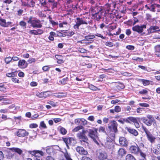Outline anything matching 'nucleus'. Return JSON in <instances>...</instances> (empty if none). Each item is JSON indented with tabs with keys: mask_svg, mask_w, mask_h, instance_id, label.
Returning <instances> with one entry per match:
<instances>
[{
	"mask_svg": "<svg viewBox=\"0 0 160 160\" xmlns=\"http://www.w3.org/2000/svg\"><path fill=\"white\" fill-rule=\"evenodd\" d=\"M27 22L30 24L31 26L34 28H40L42 27L40 21L32 16H31L28 18Z\"/></svg>",
	"mask_w": 160,
	"mask_h": 160,
	"instance_id": "1",
	"label": "nucleus"
},
{
	"mask_svg": "<svg viewBox=\"0 0 160 160\" xmlns=\"http://www.w3.org/2000/svg\"><path fill=\"white\" fill-rule=\"evenodd\" d=\"M98 128H94V129H89L88 132V136L93 139V141L98 145L99 144L97 140L98 137L97 136Z\"/></svg>",
	"mask_w": 160,
	"mask_h": 160,
	"instance_id": "2",
	"label": "nucleus"
},
{
	"mask_svg": "<svg viewBox=\"0 0 160 160\" xmlns=\"http://www.w3.org/2000/svg\"><path fill=\"white\" fill-rule=\"evenodd\" d=\"M147 118L145 117H142L141 118V120L148 126H151L152 122L155 121V119L152 115L148 114L147 116Z\"/></svg>",
	"mask_w": 160,
	"mask_h": 160,
	"instance_id": "3",
	"label": "nucleus"
},
{
	"mask_svg": "<svg viewBox=\"0 0 160 160\" xmlns=\"http://www.w3.org/2000/svg\"><path fill=\"white\" fill-rule=\"evenodd\" d=\"M142 128L146 134L148 140L152 143H154L155 142L156 138L151 134L146 127L143 126Z\"/></svg>",
	"mask_w": 160,
	"mask_h": 160,
	"instance_id": "4",
	"label": "nucleus"
},
{
	"mask_svg": "<svg viewBox=\"0 0 160 160\" xmlns=\"http://www.w3.org/2000/svg\"><path fill=\"white\" fill-rule=\"evenodd\" d=\"M76 24L74 26L73 28L75 29H78L79 26L82 24H88L87 22L83 20L82 18H77L75 21Z\"/></svg>",
	"mask_w": 160,
	"mask_h": 160,
	"instance_id": "5",
	"label": "nucleus"
},
{
	"mask_svg": "<svg viewBox=\"0 0 160 160\" xmlns=\"http://www.w3.org/2000/svg\"><path fill=\"white\" fill-rule=\"evenodd\" d=\"M90 10L91 12H93V13L92 14V16L93 17L94 19L97 21H99L101 18L102 12L99 11L94 13V10L92 8H91Z\"/></svg>",
	"mask_w": 160,
	"mask_h": 160,
	"instance_id": "6",
	"label": "nucleus"
},
{
	"mask_svg": "<svg viewBox=\"0 0 160 160\" xmlns=\"http://www.w3.org/2000/svg\"><path fill=\"white\" fill-rule=\"evenodd\" d=\"M98 158L100 160H104L108 158L107 153L105 151H99L97 154Z\"/></svg>",
	"mask_w": 160,
	"mask_h": 160,
	"instance_id": "7",
	"label": "nucleus"
},
{
	"mask_svg": "<svg viewBox=\"0 0 160 160\" xmlns=\"http://www.w3.org/2000/svg\"><path fill=\"white\" fill-rule=\"evenodd\" d=\"M86 132V130H83L82 132H79L77 134V137L80 140H88V139L85 135Z\"/></svg>",
	"mask_w": 160,
	"mask_h": 160,
	"instance_id": "8",
	"label": "nucleus"
},
{
	"mask_svg": "<svg viewBox=\"0 0 160 160\" xmlns=\"http://www.w3.org/2000/svg\"><path fill=\"white\" fill-rule=\"evenodd\" d=\"M129 150L131 153L137 155L139 154L140 152V149L137 145L131 146L129 148Z\"/></svg>",
	"mask_w": 160,
	"mask_h": 160,
	"instance_id": "9",
	"label": "nucleus"
},
{
	"mask_svg": "<svg viewBox=\"0 0 160 160\" xmlns=\"http://www.w3.org/2000/svg\"><path fill=\"white\" fill-rule=\"evenodd\" d=\"M15 134L18 137H23L28 136V133L24 129H20L15 132Z\"/></svg>",
	"mask_w": 160,
	"mask_h": 160,
	"instance_id": "10",
	"label": "nucleus"
},
{
	"mask_svg": "<svg viewBox=\"0 0 160 160\" xmlns=\"http://www.w3.org/2000/svg\"><path fill=\"white\" fill-rule=\"evenodd\" d=\"M146 25H143L140 26L138 25H136L132 28V30L138 33H140L143 31V29L146 28Z\"/></svg>",
	"mask_w": 160,
	"mask_h": 160,
	"instance_id": "11",
	"label": "nucleus"
},
{
	"mask_svg": "<svg viewBox=\"0 0 160 160\" xmlns=\"http://www.w3.org/2000/svg\"><path fill=\"white\" fill-rule=\"evenodd\" d=\"M63 141L66 143L67 147L68 149H69L68 144H71L73 142V143L76 142V141L72 138H63Z\"/></svg>",
	"mask_w": 160,
	"mask_h": 160,
	"instance_id": "12",
	"label": "nucleus"
},
{
	"mask_svg": "<svg viewBox=\"0 0 160 160\" xmlns=\"http://www.w3.org/2000/svg\"><path fill=\"white\" fill-rule=\"evenodd\" d=\"M111 125L108 127L112 129L113 131L116 132L117 131V127L118 124L116 121L114 120L112 121L111 122Z\"/></svg>",
	"mask_w": 160,
	"mask_h": 160,
	"instance_id": "13",
	"label": "nucleus"
},
{
	"mask_svg": "<svg viewBox=\"0 0 160 160\" xmlns=\"http://www.w3.org/2000/svg\"><path fill=\"white\" fill-rule=\"evenodd\" d=\"M76 150L80 154L86 155L88 154V152L85 150L82 147H77L76 148Z\"/></svg>",
	"mask_w": 160,
	"mask_h": 160,
	"instance_id": "14",
	"label": "nucleus"
},
{
	"mask_svg": "<svg viewBox=\"0 0 160 160\" xmlns=\"http://www.w3.org/2000/svg\"><path fill=\"white\" fill-rule=\"evenodd\" d=\"M28 152L31 154L32 155L37 156H38V154H39L41 156H43L44 155V153L41 151L34 150L32 151H28Z\"/></svg>",
	"mask_w": 160,
	"mask_h": 160,
	"instance_id": "15",
	"label": "nucleus"
},
{
	"mask_svg": "<svg viewBox=\"0 0 160 160\" xmlns=\"http://www.w3.org/2000/svg\"><path fill=\"white\" fill-rule=\"evenodd\" d=\"M27 63L24 60H19L18 62V66L21 68H26L27 66Z\"/></svg>",
	"mask_w": 160,
	"mask_h": 160,
	"instance_id": "16",
	"label": "nucleus"
},
{
	"mask_svg": "<svg viewBox=\"0 0 160 160\" xmlns=\"http://www.w3.org/2000/svg\"><path fill=\"white\" fill-rule=\"evenodd\" d=\"M126 129L130 133L132 134L135 136H137L138 134V132L136 130L129 127H126Z\"/></svg>",
	"mask_w": 160,
	"mask_h": 160,
	"instance_id": "17",
	"label": "nucleus"
},
{
	"mask_svg": "<svg viewBox=\"0 0 160 160\" xmlns=\"http://www.w3.org/2000/svg\"><path fill=\"white\" fill-rule=\"evenodd\" d=\"M120 144L123 146H126L128 144V142L126 138L123 137H121L119 139Z\"/></svg>",
	"mask_w": 160,
	"mask_h": 160,
	"instance_id": "18",
	"label": "nucleus"
},
{
	"mask_svg": "<svg viewBox=\"0 0 160 160\" xmlns=\"http://www.w3.org/2000/svg\"><path fill=\"white\" fill-rule=\"evenodd\" d=\"M55 57L57 60V63L58 64H62L64 62L63 60V57L60 55H57L55 56Z\"/></svg>",
	"mask_w": 160,
	"mask_h": 160,
	"instance_id": "19",
	"label": "nucleus"
},
{
	"mask_svg": "<svg viewBox=\"0 0 160 160\" xmlns=\"http://www.w3.org/2000/svg\"><path fill=\"white\" fill-rule=\"evenodd\" d=\"M137 119V118H135L132 117H129L126 118V122L128 123H130L131 122H136V120Z\"/></svg>",
	"mask_w": 160,
	"mask_h": 160,
	"instance_id": "20",
	"label": "nucleus"
},
{
	"mask_svg": "<svg viewBox=\"0 0 160 160\" xmlns=\"http://www.w3.org/2000/svg\"><path fill=\"white\" fill-rule=\"evenodd\" d=\"M12 152H14L17 153L19 155H21L22 152V151L20 149L18 148H9Z\"/></svg>",
	"mask_w": 160,
	"mask_h": 160,
	"instance_id": "21",
	"label": "nucleus"
},
{
	"mask_svg": "<svg viewBox=\"0 0 160 160\" xmlns=\"http://www.w3.org/2000/svg\"><path fill=\"white\" fill-rule=\"evenodd\" d=\"M121 111V107L118 106H116L114 109H110L109 110L110 113H114L115 112H119Z\"/></svg>",
	"mask_w": 160,
	"mask_h": 160,
	"instance_id": "22",
	"label": "nucleus"
},
{
	"mask_svg": "<svg viewBox=\"0 0 160 160\" xmlns=\"http://www.w3.org/2000/svg\"><path fill=\"white\" fill-rule=\"evenodd\" d=\"M112 142L109 139L107 140L106 142L102 144V145L106 148H110L111 147V146L112 145Z\"/></svg>",
	"mask_w": 160,
	"mask_h": 160,
	"instance_id": "23",
	"label": "nucleus"
},
{
	"mask_svg": "<svg viewBox=\"0 0 160 160\" xmlns=\"http://www.w3.org/2000/svg\"><path fill=\"white\" fill-rule=\"evenodd\" d=\"M158 29V27L157 26H151L148 29V32L152 33L157 31V30Z\"/></svg>",
	"mask_w": 160,
	"mask_h": 160,
	"instance_id": "24",
	"label": "nucleus"
},
{
	"mask_svg": "<svg viewBox=\"0 0 160 160\" xmlns=\"http://www.w3.org/2000/svg\"><path fill=\"white\" fill-rule=\"evenodd\" d=\"M106 128L104 126H100L98 129V130L99 133L105 134L107 135V133L106 131Z\"/></svg>",
	"mask_w": 160,
	"mask_h": 160,
	"instance_id": "25",
	"label": "nucleus"
},
{
	"mask_svg": "<svg viewBox=\"0 0 160 160\" xmlns=\"http://www.w3.org/2000/svg\"><path fill=\"white\" fill-rule=\"evenodd\" d=\"M126 153V151L123 148L119 149L118 152V155L121 157L124 156Z\"/></svg>",
	"mask_w": 160,
	"mask_h": 160,
	"instance_id": "26",
	"label": "nucleus"
},
{
	"mask_svg": "<svg viewBox=\"0 0 160 160\" xmlns=\"http://www.w3.org/2000/svg\"><path fill=\"white\" fill-rule=\"evenodd\" d=\"M126 160H136L132 154H129L126 157Z\"/></svg>",
	"mask_w": 160,
	"mask_h": 160,
	"instance_id": "27",
	"label": "nucleus"
},
{
	"mask_svg": "<svg viewBox=\"0 0 160 160\" xmlns=\"http://www.w3.org/2000/svg\"><path fill=\"white\" fill-rule=\"evenodd\" d=\"M0 21L1 23H0V25L3 27H6L8 26L6 22V20L4 19L0 18Z\"/></svg>",
	"mask_w": 160,
	"mask_h": 160,
	"instance_id": "28",
	"label": "nucleus"
},
{
	"mask_svg": "<svg viewBox=\"0 0 160 160\" xmlns=\"http://www.w3.org/2000/svg\"><path fill=\"white\" fill-rule=\"evenodd\" d=\"M64 156L67 160H72L71 158L70 155L68 153L67 150L66 149V152L64 153Z\"/></svg>",
	"mask_w": 160,
	"mask_h": 160,
	"instance_id": "29",
	"label": "nucleus"
},
{
	"mask_svg": "<svg viewBox=\"0 0 160 160\" xmlns=\"http://www.w3.org/2000/svg\"><path fill=\"white\" fill-rule=\"evenodd\" d=\"M68 77H66L65 78L62 79V80L59 81L62 84V85H65L67 83V81L68 80Z\"/></svg>",
	"mask_w": 160,
	"mask_h": 160,
	"instance_id": "30",
	"label": "nucleus"
},
{
	"mask_svg": "<svg viewBox=\"0 0 160 160\" xmlns=\"http://www.w3.org/2000/svg\"><path fill=\"white\" fill-rule=\"evenodd\" d=\"M95 37L94 35H90L86 36L85 38L86 41H89L90 39H91L95 38Z\"/></svg>",
	"mask_w": 160,
	"mask_h": 160,
	"instance_id": "31",
	"label": "nucleus"
},
{
	"mask_svg": "<svg viewBox=\"0 0 160 160\" xmlns=\"http://www.w3.org/2000/svg\"><path fill=\"white\" fill-rule=\"evenodd\" d=\"M81 144L82 145L84 146L85 147H88L89 146V143L88 142V140H80Z\"/></svg>",
	"mask_w": 160,
	"mask_h": 160,
	"instance_id": "32",
	"label": "nucleus"
},
{
	"mask_svg": "<svg viewBox=\"0 0 160 160\" xmlns=\"http://www.w3.org/2000/svg\"><path fill=\"white\" fill-rule=\"evenodd\" d=\"M141 118H137L136 122H134V124L136 128H138L139 127V125L138 122H140L141 120Z\"/></svg>",
	"mask_w": 160,
	"mask_h": 160,
	"instance_id": "33",
	"label": "nucleus"
},
{
	"mask_svg": "<svg viewBox=\"0 0 160 160\" xmlns=\"http://www.w3.org/2000/svg\"><path fill=\"white\" fill-rule=\"evenodd\" d=\"M141 81L142 82L143 85L144 86H146L149 85L150 84V81L148 80L142 79H141Z\"/></svg>",
	"mask_w": 160,
	"mask_h": 160,
	"instance_id": "34",
	"label": "nucleus"
},
{
	"mask_svg": "<svg viewBox=\"0 0 160 160\" xmlns=\"http://www.w3.org/2000/svg\"><path fill=\"white\" fill-rule=\"evenodd\" d=\"M19 25L22 27L23 28H26L27 25L26 23L23 21H21L19 22Z\"/></svg>",
	"mask_w": 160,
	"mask_h": 160,
	"instance_id": "35",
	"label": "nucleus"
},
{
	"mask_svg": "<svg viewBox=\"0 0 160 160\" xmlns=\"http://www.w3.org/2000/svg\"><path fill=\"white\" fill-rule=\"evenodd\" d=\"M12 61V58L10 57H8L6 58L5 59V61L7 64H9Z\"/></svg>",
	"mask_w": 160,
	"mask_h": 160,
	"instance_id": "36",
	"label": "nucleus"
},
{
	"mask_svg": "<svg viewBox=\"0 0 160 160\" xmlns=\"http://www.w3.org/2000/svg\"><path fill=\"white\" fill-rule=\"evenodd\" d=\"M60 131V133L63 135L66 134L67 132V130L63 128H61Z\"/></svg>",
	"mask_w": 160,
	"mask_h": 160,
	"instance_id": "37",
	"label": "nucleus"
},
{
	"mask_svg": "<svg viewBox=\"0 0 160 160\" xmlns=\"http://www.w3.org/2000/svg\"><path fill=\"white\" fill-rule=\"evenodd\" d=\"M82 126H78L73 129L72 131L73 132H77L79 130L82 129Z\"/></svg>",
	"mask_w": 160,
	"mask_h": 160,
	"instance_id": "38",
	"label": "nucleus"
},
{
	"mask_svg": "<svg viewBox=\"0 0 160 160\" xmlns=\"http://www.w3.org/2000/svg\"><path fill=\"white\" fill-rule=\"evenodd\" d=\"M154 48L156 52H160V45H158L155 46Z\"/></svg>",
	"mask_w": 160,
	"mask_h": 160,
	"instance_id": "39",
	"label": "nucleus"
},
{
	"mask_svg": "<svg viewBox=\"0 0 160 160\" xmlns=\"http://www.w3.org/2000/svg\"><path fill=\"white\" fill-rule=\"evenodd\" d=\"M78 50L79 52L82 53H85L87 52V50L86 49L80 48H78Z\"/></svg>",
	"mask_w": 160,
	"mask_h": 160,
	"instance_id": "40",
	"label": "nucleus"
},
{
	"mask_svg": "<svg viewBox=\"0 0 160 160\" xmlns=\"http://www.w3.org/2000/svg\"><path fill=\"white\" fill-rule=\"evenodd\" d=\"M89 88L92 90H96L98 89L97 88L92 84L89 85Z\"/></svg>",
	"mask_w": 160,
	"mask_h": 160,
	"instance_id": "41",
	"label": "nucleus"
},
{
	"mask_svg": "<svg viewBox=\"0 0 160 160\" xmlns=\"http://www.w3.org/2000/svg\"><path fill=\"white\" fill-rule=\"evenodd\" d=\"M36 95L39 98H43V95L42 92H41V93L39 92H37L36 93Z\"/></svg>",
	"mask_w": 160,
	"mask_h": 160,
	"instance_id": "42",
	"label": "nucleus"
},
{
	"mask_svg": "<svg viewBox=\"0 0 160 160\" xmlns=\"http://www.w3.org/2000/svg\"><path fill=\"white\" fill-rule=\"evenodd\" d=\"M47 103L50 104L53 107H55L56 106V103L52 101H49Z\"/></svg>",
	"mask_w": 160,
	"mask_h": 160,
	"instance_id": "43",
	"label": "nucleus"
},
{
	"mask_svg": "<svg viewBox=\"0 0 160 160\" xmlns=\"http://www.w3.org/2000/svg\"><path fill=\"white\" fill-rule=\"evenodd\" d=\"M139 105L144 107H148L149 106V105L148 104L145 103H140Z\"/></svg>",
	"mask_w": 160,
	"mask_h": 160,
	"instance_id": "44",
	"label": "nucleus"
},
{
	"mask_svg": "<svg viewBox=\"0 0 160 160\" xmlns=\"http://www.w3.org/2000/svg\"><path fill=\"white\" fill-rule=\"evenodd\" d=\"M155 6L153 5L152 4L151 5L150 7V9L149 10L151 11H152L153 12H155Z\"/></svg>",
	"mask_w": 160,
	"mask_h": 160,
	"instance_id": "45",
	"label": "nucleus"
},
{
	"mask_svg": "<svg viewBox=\"0 0 160 160\" xmlns=\"http://www.w3.org/2000/svg\"><path fill=\"white\" fill-rule=\"evenodd\" d=\"M6 76L9 77H13L15 76V74L13 73H8L6 74Z\"/></svg>",
	"mask_w": 160,
	"mask_h": 160,
	"instance_id": "46",
	"label": "nucleus"
},
{
	"mask_svg": "<svg viewBox=\"0 0 160 160\" xmlns=\"http://www.w3.org/2000/svg\"><path fill=\"white\" fill-rule=\"evenodd\" d=\"M106 46L110 47H112L113 46V43L110 42H107L105 44Z\"/></svg>",
	"mask_w": 160,
	"mask_h": 160,
	"instance_id": "47",
	"label": "nucleus"
},
{
	"mask_svg": "<svg viewBox=\"0 0 160 160\" xmlns=\"http://www.w3.org/2000/svg\"><path fill=\"white\" fill-rule=\"evenodd\" d=\"M126 48L130 50H133L134 49V47L132 45H128L126 46Z\"/></svg>",
	"mask_w": 160,
	"mask_h": 160,
	"instance_id": "48",
	"label": "nucleus"
},
{
	"mask_svg": "<svg viewBox=\"0 0 160 160\" xmlns=\"http://www.w3.org/2000/svg\"><path fill=\"white\" fill-rule=\"evenodd\" d=\"M36 34H42L43 33V31L42 29H38L36 30Z\"/></svg>",
	"mask_w": 160,
	"mask_h": 160,
	"instance_id": "49",
	"label": "nucleus"
},
{
	"mask_svg": "<svg viewBox=\"0 0 160 160\" xmlns=\"http://www.w3.org/2000/svg\"><path fill=\"white\" fill-rule=\"evenodd\" d=\"M47 152L49 154H51L52 152V149L51 148H48L46 149Z\"/></svg>",
	"mask_w": 160,
	"mask_h": 160,
	"instance_id": "50",
	"label": "nucleus"
},
{
	"mask_svg": "<svg viewBox=\"0 0 160 160\" xmlns=\"http://www.w3.org/2000/svg\"><path fill=\"white\" fill-rule=\"evenodd\" d=\"M38 125L36 123H32L30 124L29 127L31 128H35L38 127Z\"/></svg>",
	"mask_w": 160,
	"mask_h": 160,
	"instance_id": "51",
	"label": "nucleus"
},
{
	"mask_svg": "<svg viewBox=\"0 0 160 160\" xmlns=\"http://www.w3.org/2000/svg\"><path fill=\"white\" fill-rule=\"evenodd\" d=\"M4 102H3V103L5 104H11L12 103V102L9 99H7L6 98V100L3 101Z\"/></svg>",
	"mask_w": 160,
	"mask_h": 160,
	"instance_id": "52",
	"label": "nucleus"
},
{
	"mask_svg": "<svg viewBox=\"0 0 160 160\" xmlns=\"http://www.w3.org/2000/svg\"><path fill=\"white\" fill-rule=\"evenodd\" d=\"M125 120H126V118H122L118 120V121L121 124H124V122H126V121H125Z\"/></svg>",
	"mask_w": 160,
	"mask_h": 160,
	"instance_id": "53",
	"label": "nucleus"
},
{
	"mask_svg": "<svg viewBox=\"0 0 160 160\" xmlns=\"http://www.w3.org/2000/svg\"><path fill=\"white\" fill-rule=\"evenodd\" d=\"M40 126L41 127L44 128H47L46 126L43 121H42L40 122Z\"/></svg>",
	"mask_w": 160,
	"mask_h": 160,
	"instance_id": "54",
	"label": "nucleus"
},
{
	"mask_svg": "<svg viewBox=\"0 0 160 160\" xmlns=\"http://www.w3.org/2000/svg\"><path fill=\"white\" fill-rule=\"evenodd\" d=\"M75 123L77 125L79 124V123L81 122V119H75L74 121Z\"/></svg>",
	"mask_w": 160,
	"mask_h": 160,
	"instance_id": "55",
	"label": "nucleus"
},
{
	"mask_svg": "<svg viewBox=\"0 0 160 160\" xmlns=\"http://www.w3.org/2000/svg\"><path fill=\"white\" fill-rule=\"evenodd\" d=\"M152 16L151 15L149 14H146V19L148 21H150L151 20Z\"/></svg>",
	"mask_w": 160,
	"mask_h": 160,
	"instance_id": "56",
	"label": "nucleus"
},
{
	"mask_svg": "<svg viewBox=\"0 0 160 160\" xmlns=\"http://www.w3.org/2000/svg\"><path fill=\"white\" fill-rule=\"evenodd\" d=\"M148 92V91L146 89H142L139 92V93L140 94H146Z\"/></svg>",
	"mask_w": 160,
	"mask_h": 160,
	"instance_id": "57",
	"label": "nucleus"
},
{
	"mask_svg": "<svg viewBox=\"0 0 160 160\" xmlns=\"http://www.w3.org/2000/svg\"><path fill=\"white\" fill-rule=\"evenodd\" d=\"M43 95V98H45L48 97L49 95V94L48 93V92H42Z\"/></svg>",
	"mask_w": 160,
	"mask_h": 160,
	"instance_id": "58",
	"label": "nucleus"
},
{
	"mask_svg": "<svg viewBox=\"0 0 160 160\" xmlns=\"http://www.w3.org/2000/svg\"><path fill=\"white\" fill-rule=\"evenodd\" d=\"M57 35L60 37H65L66 36L65 34L59 32H57Z\"/></svg>",
	"mask_w": 160,
	"mask_h": 160,
	"instance_id": "59",
	"label": "nucleus"
},
{
	"mask_svg": "<svg viewBox=\"0 0 160 160\" xmlns=\"http://www.w3.org/2000/svg\"><path fill=\"white\" fill-rule=\"evenodd\" d=\"M50 22L53 26H56L58 25V22H56L52 20H50Z\"/></svg>",
	"mask_w": 160,
	"mask_h": 160,
	"instance_id": "60",
	"label": "nucleus"
},
{
	"mask_svg": "<svg viewBox=\"0 0 160 160\" xmlns=\"http://www.w3.org/2000/svg\"><path fill=\"white\" fill-rule=\"evenodd\" d=\"M42 69L45 71H47L49 70V68L47 66H45L43 67Z\"/></svg>",
	"mask_w": 160,
	"mask_h": 160,
	"instance_id": "61",
	"label": "nucleus"
},
{
	"mask_svg": "<svg viewBox=\"0 0 160 160\" xmlns=\"http://www.w3.org/2000/svg\"><path fill=\"white\" fill-rule=\"evenodd\" d=\"M12 81L14 82L19 83V81L17 78H12Z\"/></svg>",
	"mask_w": 160,
	"mask_h": 160,
	"instance_id": "62",
	"label": "nucleus"
},
{
	"mask_svg": "<svg viewBox=\"0 0 160 160\" xmlns=\"http://www.w3.org/2000/svg\"><path fill=\"white\" fill-rule=\"evenodd\" d=\"M81 122L83 125H86L87 124V121L83 118L81 119Z\"/></svg>",
	"mask_w": 160,
	"mask_h": 160,
	"instance_id": "63",
	"label": "nucleus"
},
{
	"mask_svg": "<svg viewBox=\"0 0 160 160\" xmlns=\"http://www.w3.org/2000/svg\"><path fill=\"white\" fill-rule=\"evenodd\" d=\"M81 160H92L90 158L84 156L82 157Z\"/></svg>",
	"mask_w": 160,
	"mask_h": 160,
	"instance_id": "64",
	"label": "nucleus"
}]
</instances>
